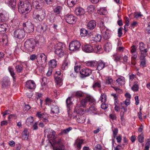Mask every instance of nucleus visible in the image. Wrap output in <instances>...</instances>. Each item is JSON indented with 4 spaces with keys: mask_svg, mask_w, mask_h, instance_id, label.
Listing matches in <instances>:
<instances>
[{
    "mask_svg": "<svg viewBox=\"0 0 150 150\" xmlns=\"http://www.w3.org/2000/svg\"><path fill=\"white\" fill-rule=\"evenodd\" d=\"M32 9L30 2L27 0H20L18 4V10L22 13L26 14Z\"/></svg>",
    "mask_w": 150,
    "mask_h": 150,
    "instance_id": "nucleus-1",
    "label": "nucleus"
},
{
    "mask_svg": "<svg viewBox=\"0 0 150 150\" xmlns=\"http://www.w3.org/2000/svg\"><path fill=\"white\" fill-rule=\"evenodd\" d=\"M45 11L43 9L39 10H35L32 15L33 17L39 21H43L45 18Z\"/></svg>",
    "mask_w": 150,
    "mask_h": 150,
    "instance_id": "nucleus-2",
    "label": "nucleus"
},
{
    "mask_svg": "<svg viewBox=\"0 0 150 150\" xmlns=\"http://www.w3.org/2000/svg\"><path fill=\"white\" fill-rule=\"evenodd\" d=\"M36 42L35 39L32 38L28 39L24 43L25 48L28 51L31 52L36 46Z\"/></svg>",
    "mask_w": 150,
    "mask_h": 150,
    "instance_id": "nucleus-3",
    "label": "nucleus"
},
{
    "mask_svg": "<svg viewBox=\"0 0 150 150\" xmlns=\"http://www.w3.org/2000/svg\"><path fill=\"white\" fill-rule=\"evenodd\" d=\"M55 47L56 49L54 51L55 53L59 57H62L64 54V49L65 47V45L59 43L55 45Z\"/></svg>",
    "mask_w": 150,
    "mask_h": 150,
    "instance_id": "nucleus-4",
    "label": "nucleus"
},
{
    "mask_svg": "<svg viewBox=\"0 0 150 150\" xmlns=\"http://www.w3.org/2000/svg\"><path fill=\"white\" fill-rule=\"evenodd\" d=\"M94 101L95 100L92 96L90 95H87L84 99H83L81 101L80 106L84 108L86 107L88 103H89V104L92 103L94 104Z\"/></svg>",
    "mask_w": 150,
    "mask_h": 150,
    "instance_id": "nucleus-5",
    "label": "nucleus"
},
{
    "mask_svg": "<svg viewBox=\"0 0 150 150\" xmlns=\"http://www.w3.org/2000/svg\"><path fill=\"white\" fill-rule=\"evenodd\" d=\"M54 77L57 86H58V87H59L62 85L63 80L62 74L61 71H56L54 74Z\"/></svg>",
    "mask_w": 150,
    "mask_h": 150,
    "instance_id": "nucleus-6",
    "label": "nucleus"
},
{
    "mask_svg": "<svg viewBox=\"0 0 150 150\" xmlns=\"http://www.w3.org/2000/svg\"><path fill=\"white\" fill-rule=\"evenodd\" d=\"M81 45L79 41L75 40L71 41L69 44V48L71 51L78 50L80 48Z\"/></svg>",
    "mask_w": 150,
    "mask_h": 150,
    "instance_id": "nucleus-7",
    "label": "nucleus"
},
{
    "mask_svg": "<svg viewBox=\"0 0 150 150\" xmlns=\"http://www.w3.org/2000/svg\"><path fill=\"white\" fill-rule=\"evenodd\" d=\"M23 26L24 30L27 33H30L34 31V26L30 22H27L23 24Z\"/></svg>",
    "mask_w": 150,
    "mask_h": 150,
    "instance_id": "nucleus-8",
    "label": "nucleus"
},
{
    "mask_svg": "<svg viewBox=\"0 0 150 150\" xmlns=\"http://www.w3.org/2000/svg\"><path fill=\"white\" fill-rule=\"evenodd\" d=\"M47 56L43 53H40L37 54V62L40 65L45 64L47 62Z\"/></svg>",
    "mask_w": 150,
    "mask_h": 150,
    "instance_id": "nucleus-9",
    "label": "nucleus"
},
{
    "mask_svg": "<svg viewBox=\"0 0 150 150\" xmlns=\"http://www.w3.org/2000/svg\"><path fill=\"white\" fill-rule=\"evenodd\" d=\"M102 35L105 40H107L110 38V31L105 26H102L100 28Z\"/></svg>",
    "mask_w": 150,
    "mask_h": 150,
    "instance_id": "nucleus-10",
    "label": "nucleus"
},
{
    "mask_svg": "<svg viewBox=\"0 0 150 150\" xmlns=\"http://www.w3.org/2000/svg\"><path fill=\"white\" fill-rule=\"evenodd\" d=\"M66 22L70 24H74L76 21V18L72 14H68L64 16Z\"/></svg>",
    "mask_w": 150,
    "mask_h": 150,
    "instance_id": "nucleus-11",
    "label": "nucleus"
},
{
    "mask_svg": "<svg viewBox=\"0 0 150 150\" xmlns=\"http://www.w3.org/2000/svg\"><path fill=\"white\" fill-rule=\"evenodd\" d=\"M25 35V32L23 29H18L16 30L14 33V37L19 39H21L24 38Z\"/></svg>",
    "mask_w": 150,
    "mask_h": 150,
    "instance_id": "nucleus-12",
    "label": "nucleus"
},
{
    "mask_svg": "<svg viewBox=\"0 0 150 150\" xmlns=\"http://www.w3.org/2000/svg\"><path fill=\"white\" fill-rule=\"evenodd\" d=\"M81 77L83 78L88 76L92 74L91 70L87 68H83L80 71Z\"/></svg>",
    "mask_w": 150,
    "mask_h": 150,
    "instance_id": "nucleus-13",
    "label": "nucleus"
},
{
    "mask_svg": "<svg viewBox=\"0 0 150 150\" xmlns=\"http://www.w3.org/2000/svg\"><path fill=\"white\" fill-rule=\"evenodd\" d=\"M33 6L37 9L42 8L44 5V2L42 0H33Z\"/></svg>",
    "mask_w": 150,
    "mask_h": 150,
    "instance_id": "nucleus-14",
    "label": "nucleus"
},
{
    "mask_svg": "<svg viewBox=\"0 0 150 150\" xmlns=\"http://www.w3.org/2000/svg\"><path fill=\"white\" fill-rule=\"evenodd\" d=\"M107 63H105L101 60L97 62L96 67V69L100 71L106 67L108 65Z\"/></svg>",
    "mask_w": 150,
    "mask_h": 150,
    "instance_id": "nucleus-15",
    "label": "nucleus"
},
{
    "mask_svg": "<svg viewBox=\"0 0 150 150\" xmlns=\"http://www.w3.org/2000/svg\"><path fill=\"white\" fill-rule=\"evenodd\" d=\"M9 18V14L5 11L0 13V21L2 22H6L8 21Z\"/></svg>",
    "mask_w": 150,
    "mask_h": 150,
    "instance_id": "nucleus-16",
    "label": "nucleus"
},
{
    "mask_svg": "<svg viewBox=\"0 0 150 150\" xmlns=\"http://www.w3.org/2000/svg\"><path fill=\"white\" fill-rule=\"evenodd\" d=\"M83 50L86 52L90 53L93 51V47L91 45L86 44H84L82 47Z\"/></svg>",
    "mask_w": 150,
    "mask_h": 150,
    "instance_id": "nucleus-17",
    "label": "nucleus"
},
{
    "mask_svg": "<svg viewBox=\"0 0 150 150\" xmlns=\"http://www.w3.org/2000/svg\"><path fill=\"white\" fill-rule=\"evenodd\" d=\"M10 82L9 78L7 77H4L3 78L2 83V86L3 88H6L10 86Z\"/></svg>",
    "mask_w": 150,
    "mask_h": 150,
    "instance_id": "nucleus-18",
    "label": "nucleus"
},
{
    "mask_svg": "<svg viewBox=\"0 0 150 150\" xmlns=\"http://www.w3.org/2000/svg\"><path fill=\"white\" fill-rule=\"evenodd\" d=\"M25 86L27 88L33 89L35 88L36 86L35 83L33 81L29 80L26 82Z\"/></svg>",
    "mask_w": 150,
    "mask_h": 150,
    "instance_id": "nucleus-19",
    "label": "nucleus"
},
{
    "mask_svg": "<svg viewBox=\"0 0 150 150\" xmlns=\"http://www.w3.org/2000/svg\"><path fill=\"white\" fill-rule=\"evenodd\" d=\"M97 61H86L85 62L86 66L93 68L96 69V67Z\"/></svg>",
    "mask_w": 150,
    "mask_h": 150,
    "instance_id": "nucleus-20",
    "label": "nucleus"
},
{
    "mask_svg": "<svg viewBox=\"0 0 150 150\" xmlns=\"http://www.w3.org/2000/svg\"><path fill=\"white\" fill-rule=\"evenodd\" d=\"M96 26V23L95 21L91 20L88 23L87 28L90 30H92L94 29Z\"/></svg>",
    "mask_w": 150,
    "mask_h": 150,
    "instance_id": "nucleus-21",
    "label": "nucleus"
},
{
    "mask_svg": "<svg viewBox=\"0 0 150 150\" xmlns=\"http://www.w3.org/2000/svg\"><path fill=\"white\" fill-rule=\"evenodd\" d=\"M121 111L120 113V115L121 117V119L122 120L124 118V116L125 112H126L127 110V106L125 107L124 105V104L121 103Z\"/></svg>",
    "mask_w": 150,
    "mask_h": 150,
    "instance_id": "nucleus-22",
    "label": "nucleus"
},
{
    "mask_svg": "<svg viewBox=\"0 0 150 150\" xmlns=\"http://www.w3.org/2000/svg\"><path fill=\"white\" fill-rule=\"evenodd\" d=\"M8 28V25L6 23L0 24V33H4Z\"/></svg>",
    "mask_w": 150,
    "mask_h": 150,
    "instance_id": "nucleus-23",
    "label": "nucleus"
},
{
    "mask_svg": "<svg viewBox=\"0 0 150 150\" xmlns=\"http://www.w3.org/2000/svg\"><path fill=\"white\" fill-rule=\"evenodd\" d=\"M117 83L119 86H122L125 83V78L123 76H120L116 80Z\"/></svg>",
    "mask_w": 150,
    "mask_h": 150,
    "instance_id": "nucleus-24",
    "label": "nucleus"
},
{
    "mask_svg": "<svg viewBox=\"0 0 150 150\" xmlns=\"http://www.w3.org/2000/svg\"><path fill=\"white\" fill-rule=\"evenodd\" d=\"M139 49L141 52L146 54L148 51L147 49H145V45L143 43H140L139 44Z\"/></svg>",
    "mask_w": 150,
    "mask_h": 150,
    "instance_id": "nucleus-25",
    "label": "nucleus"
},
{
    "mask_svg": "<svg viewBox=\"0 0 150 150\" xmlns=\"http://www.w3.org/2000/svg\"><path fill=\"white\" fill-rule=\"evenodd\" d=\"M104 49L106 52H109L112 49L111 44L110 42H107L104 46Z\"/></svg>",
    "mask_w": 150,
    "mask_h": 150,
    "instance_id": "nucleus-26",
    "label": "nucleus"
},
{
    "mask_svg": "<svg viewBox=\"0 0 150 150\" xmlns=\"http://www.w3.org/2000/svg\"><path fill=\"white\" fill-rule=\"evenodd\" d=\"M15 68L17 73H21L23 69V66L21 64H18L15 67Z\"/></svg>",
    "mask_w": 150,
    "mask_h": 150,
    "instance_id": "nucleus-27",
    "label": "nucleus"
},
{
    "mask_svg": "<svg viewBox=\"0 0 150 150\" xmlns=\"http://www.w3.org/2000/svg\"><path fill=\"white\" fill-rule=\"evenodd\" d=\"M29 132L27 129H25L23 132V139L25 140H27L28 138Z\"/></svg>",
    "mask_w": 150,
    "mask_h": 150,
    "instance_id": "nucleus-28",
    "label": "nucleus"
},
{
    "mask_svg": "<svg viewBox=\"0 0 150 150\" xmlns=\"http://www.w3.org/2000/svg\"><path fill=\"white\" fill-rule=\"evenodd\" d=\"M7 41V35H2L0 36V43L1 45H3L4 44V42L6 43Z\"/></svg>",
    "mask_w": 150,
    "mask_h": 150,
    "instance_id": "nucleus-29",
    "label": "nucleus"
},
{
    "mask_svg": "<svg viewBox=\"0 0 150 150\" xmlns=\"http://www.w3.org/2000/svg\"><path fill=\"white\" fill-rule=\"evenodd\" d=\"M8 4L9 6L13 9L16 5V0H8Z\"/></svg>",
    "mask_w": 150,
    "mask_h": 150,
    "instance_id": "nucleus-30",
    "label": "nucleus"
},
{
    "mask_svg": "<svg viewBox=\"0 0 150 150\" xmlns=\"http://www.w3.org/2000/svg\"><path fill=\"white\" fill-rule=\"evenodd\" d=\"M75 12L77 15H81L83 14L85 11L82 8L79 7L76 9Z\"/></svg>",
    "mask_w": 150,
    "mask_h": 150,
    "instance_id": "nucleus-31",
    "label": "nucleus"
},
{
    "mask_svg": "<svg viewBox=\"0 0 150 150\" xmlns=\"http://www.w3.org/2000/svg\"><path fill=\"white\" fill-rule=\"evenodd\" d=\"M51 111L54 114L58 113L59 112V110L58 106L56 105H52L51 108Z\"/></svg>",
    "mask_w": 150,
    "mask_h": 150,
    "instance_id": "nucleus-32",
    "label": "nucleus"
},
{
    "mask_svg": "<svg viewBox=\"0 0 150 150\" xmlns=\"http://www.w3.org/2000/svg\"><path fill=\"white\" fill-rule=\"evenodd\" d=\"M33 119L32 117H30L27 118L26 120V124L28 126L32 125L33 124Z\"/></svg>",
    "mask_w": 150,
    "mask_h": 150,
    "instance_id": "nucleus-33",
    "label": "nucleus"
},
{
    "mask_svg": "<svg viewBox=\"0 0 150 150\" xmlns=\"http://www.w3.org/2000/svg\"><path fill=\"white\" fill-rule=\"evenodd\" d=\"M48 64L50 67L54 68L57 65L56 61L55 59L51 60L49 62Z\"/></svg>",
    "mask_w": 150,
    "mask_h": 150,
    "instance_id": "nucleus-34",
    "label": "nucleus"
},
{
    "mask_svg": "<svg viewBox=\"0 0 150 150\" xmlns=\"http://www.w3.org/2000/svg\"><path fill=\"white\" fill-rule=\"evenodd\" d=\"M8 70L13 80L15 79L16 76H15V74L14 71L13 69L11 67H9L8 68Z\"/></svg>",
    "mask_w": 150,
    "mask_h": 150,
    "instance_id": "nucleus-35",
    "label": "nucleus"
},
{
    "mask_svg": "<svg viewBox=\"0 0 150 150\" xmlns=\"http://www.w3.org/2000/svg\"><path fill=\"white\" fill-rule=\"evenodd\" d=\"M113 59L114 61L117 62L118 61H120L121 59V56L120 55L117 53L115 54L113 56Z\"/></svg>",
    "mask_w": 150,
    "mask_h": 150,
    "instance_id": "nucleus-36",
    "label": "nucleus"
},
{
    "mask_svg": "<svg viewBox=\"0 0 150 150\" xmlns=\"http://www.w3.org/2000/svg\"><path fill=\"white\" fill-rule=\"evenodd\" d=\"M62 10V7L60 6H57L53 9L54 12L56 14H59Z\"/></svg>",
    "mask_w": 150,
    "mask_h": 150,
    "instance_id": "nucleus-37",
    "label": "nucleus"
},
{
    "mask_svg": "<svg viewBox=\"0 0 150 150\" xmlns=\"http://www.w3.org/2000/svg\"><path fill=\"white\" fill-rule=\"evenodd\" d=\"M101 39V35H97L95 36L94 37H93L91 38V40L95 42H99Z\"/></svg>",
    "mask_w": 150,
    "mask_h": 150,
    "instance_id": "nucleus-38",
    "label": "nucleus"
},
{
    "mask_svg": "<svg viewBox=\"0 0 150 150\" xmlns=\"http://www.w3.org/2000/svg\"><path fill=\"white\" fill-rule=\"evenodd\" d=\"M77 0H67V3L68 6L70 7H73L77 2Z\"/></svg>",
    "mask_w": 150,
    "mask_h": 150,
    "instance_id": "nucleus-39",
    "label": "nucleus"
},
{
    "mask_svg": "<svg viewBox=\"0 0 150 150\" xmlns=\"http://www.w3.org/2000/svg\"><path fill=\"white\" fill-rule=\"evenodd\" d=\"M83 139H77L76 141V143L77 144V146L79 149L81 148V144L83 143Z\"/></svg>",
    "mask_w": 150,
    "mask_h": 150,
    "instance_id": "nucleus-40",
    "label": "nucleus"
},
{
    "mask_svg": "<svg viewBox=\"0 0 150 150\" xmlns=\"http://www.w3.org/2000/svg\"><path fill=\"white\" fill-rule=\"evenodd\" d=\"M39 28L40 33H43L47 30V26L45 24H43L40 25Z\"/></svg>",
    "mask_w": 150,
    "mask_h": 150,
    "instance_id": "nucleus-41",
    "label": "nucleus"
},
{
    "mask_svg": "<svg viewBox=\"0 0 150 150\" xmlns=\"http://www.w3.org/2000/svg\"><path fill=\"white\" fill-rule=\"evenodd\" d=\"M134 84L132 86V89L134 91H137L138 90L139 85L138 82L136 81L134 83Z\"/></svg>",
    "mask_w": 150,
    "mask_h": 150,
    "instance_id": "nucleus-42",
    "label": "nucleus"
},
{
    "mask_svg": "<svg viewBox=\"0 0 150 150\" xmlns=\"http://www.w3.org/2000/svg\"><path fill=\"white\" fill-rule=\"evenodd\" d=\"M100 99L102 102L105 103L107 100V96L105 94L102 93Z\"/></svg>",
    "mask_w": 150,
    "mask_h": 150,
    "instance_id": "nucleus-43",
    "label": "nucleus"
},
{
    "mask_svg": "<svg viewBox=\"0 0 150 150\" xmlns=\"http://www.w3.org/2000/svg\"><path fill=\"white\" fill-rule=\"evenodd\" d=\"M113 80L110 77H106L105 78V83L107 85H111L112 83Z\"/></svg>",
    "mask_w": 150,
    "mask_h": 150,
    "instance_id": "nucleus-44",
    "label": "nucleus"
},
{
    "mask_svg": "<svg viewBox=\"0 0 150 150\" xmlns=\"http://www.w3.org/2000/svg\"><path fill=\"white\" fill-rule=\"evenodd\" d=\"M95 7L93 5H90L87 7L88 11L90 13H91L94 11Z\"/></svg>",
    "mask_w": 150,
    "mask_h": 150,
    "instance_id": "nucleus-45",
    "label": "nucleus"
},
{
    "mask_svg": "<svg viewBox=\"0 0 150 150\" xmlns=\"http://www.w3.org/2000/svg\"><path fill=\"white\" fill-rule=\"evenodd\" d=\"M98 13L101 15L105 14L106 13V10L103 8H100L98 10Z\"/></svg>",
    "mask_w": 150,
    "mask_h": 150,
    "instance_id": "nucleus-46",
    "label": "nucleus"
},
{
    "mask_svg": "<svg viewBox=\"0 0 150 150\" xmlns=\"http://www.w3.org/2000/svg\"><path fill=\"white\" fill-rule=\"evenodd\" d=\"M87 34V31L85 29H81L80 30V35L82 37H85Z\"/></svg>",
    "mask_w": 150,
    "mask_h": 150,
    "instance_id": "nucleus-47",
    "label": "nucleus"
},
{
    "mask_svg": "<svg viewBox=\"0 0 150 150\" xmlns=\"http://www.w3.org/2000/svg\"><path fill=\"white\" fill-rule=\"evenodd\" d=\"M138 141L140 143H142L143 142L144 140V135L142 133L141 134L138 136Z\"/></svg>",
    "mask_w": 150,
    "mask_h": 150,
    "instance_id": "nucleus-48",
    "label": "nucleus"
},
{
    "mask_svg": "<svg viewBox=\"0 0 150 150\" xmlns=\"http://www.w3.org/2000/svg\"><path fill=\"white\" fill-rule=\"evenodd\" d=\"M93 51L99 52L100 50L102 49L101 46L98 45H96L93 47Z\"/></svg>",
    "mask_w": 150,
    "mask_h": 150,
    "instance_id": "nucleus-49",
    "label": "nucleus"
},
{
    "mask_svg": "<svg viewBox=\"0 0 150 150\" xmlns=\"http://www.w3.org/2000/svg\"><path fill=\"white\" fill-rule=\"evenodd\" d=\"M146 60H141L140 61V66L142 68L146 67Z\"/></svg>",
    "mask_w": 150,
    "mask_h": 150,
    "instance_id": "nucleus-50",
    "label": "nucleus"
},
{
    "mask_svg": "<svg viewBox=\"0 0 150 150\" xmlns=\"http://www.w3.org/2000/svg\"><path fill=\"white\" fill-rule=\"evenodd\" d=\"M72 128L71 127H69L66 129L63 130L61 133L62 134H66L68 133L71 130Z\"/></svg>",
    "mask_w": 150,
    "mask_h": 150,
    "instance_id": "nucleus-51",
    "label": "nucleus"
},
{
    "mask_svg": "<svg viewBox=\"0 0 150 150\" xmlns=\"http://www.w3.org/2000/svg\"><path fill=\"white\" fill-rule=\"evenodd\" d=\"M75 96L78 97H82L83 95V93L81 91H77L75 93Z\"/></svg>",
    "mask_w": 150,
    "mask_h": 150,
    "instance_id": "nucleus-52",
    "label": "nucleus"
},
{
    "mask_svg": "<svg viewBox=\"0 0 150 150\" xmlns=\"http://www.w3.org/2000/svg\"><path fill=\"white\" fill-rule=\"evenodd\" d=\"M146 55L147 54H146L144 53L143 52H141V54L139 57V59L140 61L146 60L145 57Z\"/></svg>",
    "mask_w": 150,
    "mask_h": 150,
    "instance_id": "nucleus-53",
    "label": "nucleus"
},
{
    "mask_svg": "<svg viewBox=\"0 0 150 150\" xmlns=\"http://www.w3.org/2000/svg\"><path fill=\"white\" fill-rule=\"evenodd\" d=\"M64 146L62 144L60 145L59 146L54 148V150H64Z\"/></svg>",
    "mask_w": 150,
    "mask_h": 150,
    "instance_id": "nucleus-54",
    "label": "nucleus"
},
{
    "mask_svg": "<svg viewBox=\"0 0 150 150\" xmlns=\"http://www.w3.org/2000/svg\"><path fill=\"white\" fill-rule=\"evenodd\" d=\"M66 103L67 107H69V106L72 104L71 98L69 97H68L66 100Z\"/></svg>",
    "mask_w": 150,
    "mask_h": 150,
    "instance_id": "nucleus-55",
    "label": "nucleus"
},
{
    "mask_svg": "<svg viewBox=\"0 0 150 150\" xmlns=\"http://www.w3.org/2000/svg\"><path fill=\"white\" fill-rule=\"evenodd\" d=\"M52 102H53V101L49 98H47L45 100V104L46 105H49Z\"/></svg>",
    "mask_w": 150,
    "mask_h": 150,
    "instance_id": "nucleus-56",
    "label": "nucleus"
},
{
    "mask_svg": "<svg viewBox=\"0 0 150 150\" xmlns=\"http://www.w3.org/2000/svg\"><path fill=\"white\" fill-rule=\"evenodd\" d=\"M123 28H120L118 29V36L119 37H121L122 34V30Z\"/></svg>",
    "mask_w": 150,
    "mask_h": 150,
    "instance_id": "nucleus-57",
    "label": "nucleus"
},
{
    "mask_svg": "<svg viewBox=\"0 0 150 150\" xmlns=\"http://www.w3.org/2000/svg\"><path fill=\"white\" fill-rule=\"evenodd\" d=\"M112 132L113 137L114 138H115L118 132V129L117 128H115L114 130L112 131Z\"/></svg>",
    "mask_w": 150,
    "mask_h": 150,
    "instance_id": "nucleus-58",
    "label": "nucleus"
},
{
    "mask_svg": "<svg viewBox=\"0 0 150 150\" xmlns=\"http://www.w3.org/2000/svg\"><path fill=\"white\" fill-rule=\"evenodd\" d=\"M85 117L84 116H80V117L79 118V119L81 120L78 119V122L81 123H83L85 121Z\"/></svg>",
    "mask_w": 150,
    "mask_h": 150,
    "instance_id": "nucleus-59",
    "label": "nucleus"
},
{
    "mask_svg": "<svg viewBox=\"0 0 150 150\" xmlns=\"http://www.w3.org/2000/svg\"><path fill=\"white\" fill-rule=\"evenodd\" d=\"M93 88H95L96 87L100 88L101 87L100 83L98 82H96L93 84Z\"/></svg>",
    "mask_w": 150,
    "mask_h": 150,
    "instance_id": "nucleus-60",
    "label": "nucleus"
},
{
    "mask_svg": "<svg viewBox=\"0 0 150 150\" xmlns=\"http://www.w3.org/2000/svg\"><path fill=\"white\" fill-rule=\"evenodd\" d=\"M118 93H120L122 92V90L121 89L118 88L117 87H115L113 86L112 87Z\"/></svg>",
    "mask_w": 150,
    "mask_h": 150,
    "instance_id": "nucleus-61",
    "label": "nucleus"
},
{
    "mask_svg": "<svg viewBox=\"0 0 150 150\" xmlns=\"http://www.w3.org/2000/svg\"><path fill=\"white\" fill-rule=\"evenodd\" d=\"M124 103L127 106L130 105V99H126V100L124 102Z\"/></svg>",
    "mask_w": 150,
    "mask_h": 150,
    "instance_id": "nucleus-62",
    "label": "nucleus"
},
{
    "mask_svg": "<svg viewBox=\"0 0 150 150\" xmlns=\"http://www.w3.org/2000/svg\"><path fill=\"white\" fill-rule=\"evenodd\" d=\"M37 55L36 56L35 54H32L30 55V59L32 61L36 59H37Z\"/></svg>",
    "mask_w": 150,
    "mask_h": 150,
    "instance_id": "nucleus-63",
    "label": "nucleus"
},
{
    "mask_svg": "<svg viewBox=\"0 0 150 150\" xmlns=\"http://www.w3.org/2000/svg\"><path fill=\"white\" fill-rule=\"evenodd\" d=\"M102 149L101 146L100 144H97L94 148V150H100Z\"/></svg>",
    "mask_w": 150,
    "mask_h": 150,
    "instance_id": "nucleus-64",
    "label": "nucleus"
}]
</instances>
